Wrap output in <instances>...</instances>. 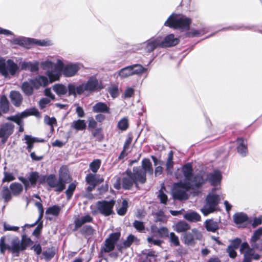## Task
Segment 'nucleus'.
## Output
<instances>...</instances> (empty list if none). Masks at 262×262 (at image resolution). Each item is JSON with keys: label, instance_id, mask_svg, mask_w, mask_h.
Returning <instances> with one entry per match:
<instances>
[{"label": "nucleus", "instance_id": "nucleus-1", "mask_svg": "<svg viewBox=\"0 0 262 262\" xmlns=\"http://www.w3.org/2000/svg\"><path fill=\"white\" fill-rule=\"evenodd\" d=\"M182 171L184 176L183 182L180 185L186 189H198L206 182L201 174H193V169L191 163H188L182 167Z\"/></svg>", "mask_w": 262, "mask_h": 262}, {"label": "nucleus", "instance_id": "nucleus-2", "mask_svg": "<svg viewBox=\"0 0 262 262\" xmlns=\"http://www.w3.org/2000/svg\"><path fill=\"white\" fill-rule=\"evenodd\" d=\"M6 236H2L0 238V252L4 254L7 250L11 251L13 253L18 254L21 251L25 250L32 243L30 238L23 235L21 241L17 236L13 237L10 241V245L6 243Z\"/></svg>", "mask_w": 262, "mask_h": 262}, {"label": "nucleus", "instance_id": "nucleus-3", "mask_svg": "<svg viewBox=\"0 0 262 262\" xmlns=\"http://www.w3.org/2000/svg\"><path fill=\"white\" fill-rule=\"evenodd\" d=\"M69 96L76 97L80 95L84 92H93L100 89L99 81L95 77H90L86 82L76 86L74 84H68Z\"/></svg>", "mask_w": 262, "mask_h": 262}, {"label": "nucleus", "instance_id": "nucleus-4", "mask_svg": "<svg viewBox=\"0 0 262 262\" xmlns=\"http://www.w3.org/2000/svg\"><path fill=\"white\" fill-rule=\"evenodd\" d=\"M192 20L185 15L173 13L164 23V26L181 31L188 30Z\"/></svg>", "mask_w": 262, "mask_h": 262}, {"label": "nucleus", "instance_id": "nucleus-5", "mask_svg": "<svg viewBox=\"0 0 262 262\" xmlns=\"http://www.w3.org/2000/svg\"><path fill=\"white\" fill-rule=\"evenodd\" d=\"M142 173L140 169L133 168V171L131 170H127L125 171L126 176L122 178V187L124 189H130L134 184L138 187V183H145V177Z\"/></svg>", "mask_w": 262, "mask_h": 262}, {"label": "nucleus", "instance_id": "nucleus-6", "mask_svg": "<svg viewBox=\"0 0 262 262\" xmlns=\"http://www.w3.org/2000/svg\"><path fill=\"white\" fill-rule=\"evenodd\" d=\"M71 181L70 177L67 172H60L59 178L54 174H50L47 178V183L56 192H61L66 188V184Z\"/></svg>", "mask_w": 262, "mask_h": 262}, {"label": "nucleus", "instance_id": "nucleus-7", "mask_svg": "<svg viewBox=\"0 0 262 262\" xmlns=\"http://www.w3.org/2000/svg\"><path fill=\"white\" fill-rule=\"evenodd\" d=\"M12 43L28 49L31 48L34 46L45 47L49 46L52 45L51 41L48 40H39L35 38H26L24 37L14 38L12 40Z\"/></svg>", "mask_w": 262, "mask_h": 262}, {"label": "nucleus", "instance_id": "nucleus-8", "mask_svg": "<svg viewBox=\"0 0 262 262\" xmlns=\"http://www.w3.org/2000/svg\"><path fill=\"white\" fill-rule=\"evenodd\" d=\"M19 67L12 59L0 57V73L5 78L14 76L18 72Z\"/></svg>", "mask_w": 262, "mask_h": 262}, {"label": "nucleus", "instance_id": "nucleus-9", "mask_svg": "<svg viewBox=\"0 0 262 262\" xmlns=\"http://www.w3.org/2000/svg\"><path fill=\"white\" fill-rule=\"evenodd\" d=\"M220 201L219 195L212 193H209L207 195L205 204L201 210L205 216L213 212L216 210L217 205Z\"/></svg>", "mask_w": 262, "mask_h": 262}, {"label": "nucleus", "instance_id": "nucleus-10", "mask_svg": "<svg viewBox=\"0 0 262 262\" xmlns=\"http://www.w3.org/2000/svg\"><path fill=\"white\" fill-rule=\"evenodd\" d=\"M41 66L42 69L47 70L46 74L50 83L58 80L61 76V73H62L61 71L54 68V63L50 61L42 62Z\"/></svg>", "mask_w": 262, "mask_h": 262}, {"label": "nucleus", "instance_id": "nucleus-11", "mask_svg": "<svg viewBox=\"0 0 262 262\" xmlns=\"http://www.w3.org/2000/svg\"><path fill=\"white\" fill-rule=\"evenodd\" d=\"M115 201L113 200L110 201H102L97 202L96 207L97 210L105 216H107L113 213V207Z\"/></svg>", "mask_w": 262, "mask_h": 262}, {"label": "nucleus", "instance_id": "nucleus-12", "mask_svg": "<svg viewBox=\"0 0 262 262\" xmlns=\"http://www.w3.org/2000/svg\"><path fill=\"white\" fill-rule=\"evenodd\" d=\"M120 237V233L119 232L111 234L108 238L105 239L104 246L101 248V251L105 253L112 251Z\"/></svg>", "mask_w": 262, "mask_h": 262}, {"label": "nucleus", "instance_id": "nucleus-13", "mask_svg": "<svg viewBox=\"0 0 262 262\" xmlns=\"http://www.w3.org/2000/svg\"><path fill=\"white\" fill-rule=\"evenodd\" d=\"M202 237L201 232L194 228L190 232H187L184 234V242L188 246H193L196 243L195 241H201Z\"/></svg>", "mask_w": 262, "mask_h": 262}, {"label": "nucleus", "instance_id": "nucleus-14", "mask_svg": "<svg viewBox=\"0 0 262 262\" xmlns=\"http://www.w3.org/2000/svg\"><path fill=\"white\" fill-rule=\"evenodd\" d=\"M14 129V125L11 122L3 123L0 127V138H2V142L5 143L8 138L11 135Z\"/></svg>", "mask_w": 262, "mask_h": 262}, {"label": "nucleus", "instance_id": "nucleus-15", "mask_svg": "<svg viewBox=\"0 0 262 262\" xmlns=\"http://www.w3.org/2000/svg\"><path fill=\"white\" fill-rule=\"evenodd\" d=\"M160 36L151 37L143 43V48L147 53H151L156 48H161Z\"/></svg>", "mask_w": 262, "mask_h": 262}, {"label": "nucleus", "instance_id": "nucleus-16", "mask_svg": "<svg viewBox=\"0 0 262 262\" xmlns=\"http://www.w3.org/2000/svg\"><path fill=\"white\" fill-rule=\"evenodd\" d=\"M191 189H186L180 185V182L175 184V188L173 190L172 195L174 199L186 200L188 199L187 192ZM194 190V189H192Z\"/></svg>", "mask_w": 262, "mask_h": 262}, {"label": "nucleus", "instance_id": "nucleus-17", "mask_svg": "<svg viewBox=\"0 0 262 262\" xmlns=\"http://www.w3.org/2000/svg\"><path fill=\"white\" fill-rule=\"evenodd\" d=\"M82 67V64L80 63H70L65 65L63 75L66 77L74 76Z\"/></svg>", "mask_w": 262, "mask_h": 262}, {"label": "nucleus", "instance_id": "nucleus-18", "mask_svg": "<svg viewBox=\"0 0 262 262\" xmlns=\"http://www.w3.org/2000/svg\"><path fill=\"white\" fill-rule=\"evenodd\" d=\"M161 42V48H167L174 46L177 45L179 41L178 38L174 37L173 34H170L165 37L160 36Z\"/></svg>", "mask_w": 262, "mask_h": 262}, {"label": "nucleus", "instance_id": "nucleus-19", "mask_svg": "<svg viewBox=\"0 0 262 262\" xmlns=\"http://www.w3.org/2000/svg\"><path fill=\"white\" fill-rule=\"evenodd\" d=\"M141 166L134 167L133 168H137L140 169L142 173H143L145 177V182L146 181V173L152 175L153 173V168L151 162L149 159L144 158L142 160Z\"/></svg>", "mask_w": 262, "mask_h": 262}, {"label": "nucleus", "instance_id": "nucleus-20", "mask_svg": "<svg viewBox=\"0 0 262 262\" xmlns=\"http://www.w3.org/2000/svg\"><path fill=\"white\" fill-rule=\"evenodd\" d=\"M204 179H205L206 182L208 180L213 186H216L219 184L221 181L222 177L221 172L219 170H215L213 172L207 174L206 177L202 176Z\"/></svg>", "mask_w": 262, "mask_h": 262}, {"label": "nucleus", "instance_id": "nucleus-21", "mask_svg": "<svg viewBox=\"0 0 262 262\" xmlns=\"http://www.w3.org/2000/svg\"><path fill=\"white\" fill-rule=\"evenodd\" d=\"M31 79L36 90L39 89L40 87H46L49 83L48 78L45 76L38 75Z\"/></svg>", "mask_w": 262, "mask_h": 262}, {"label": "nucleus", "instance_id": "nucleus-22", "mask_svg": "<svg viewBox=\"0 0 262 262\" xmlns=\"http://www.w3.org/2000/svg\"><path fill=\"white\" fill-rule=\"evenodd\" d=\"M9 97L12 103L15 107H19L22 104L23 97L19 92L17 91H11Z\"/></svg>", "mask_w": 262, "mask_h": 262}, {"label": "nucleus", "instance_id": "nucleus-23", "mask_svg": "<svg viewBox=\"0 0 262 262\" xmlns=\"http://www.w3.org/2000/svg\"><path fill=\"white\" fill-rule=\"evenodd\" d=\"M32 79H29L27 81L23 82L21 89L24 94L26 96H30L33 95L35 87Z\"/></svg>", "mask_w": 262, "mask_h": 262}, {"label": "nucleus", "instance_id": "nucleus-24", "mask_svg": "<svg viewBox=\"0 0 262 262\" xmlns=\"http://www.w3.org/2000/svg\"><path fill=\"white\" fill-rule=\"evenodd\" d=\"M25 143L27 145L26 147L28 152H30L34 147V143L36 142H43V139L34 137L31 135H25L24 136Z\"/></svg>", "mask_w": 262, "mask_h": 262}, {"label": "nucleus", "instance_id": "nucleus-25", "mask_svg": "<svg viewBox=\"0 0 262 262\" xmlns=\"http://www.w3.org/2000/svg\"><path fill=\"white\" fill-rule=\"evenodd\" d=\"M237 150L238 153L242 157H245L248 154V149L247 144L245 143V141L242 138H238L237 140Z\"/></svg>", "mask_w": 262, "mask_h": 262}, {"label": "nucleus", "instance_id": "nucleus-26", "mask_svg": "<svg viewBox=\"0 0 262 262\" xmlns=\"http://www.w3.org/2000/svg\"><path fill=\"white\" fill-rule=\"evenodd\" d=\"M93 221V217L88 214L85 216H81L79 219H77L75 220V230H77L80 227H82V226L86 223H90Z\"/></svg>", "mask_w": 262, "mask_h": 262}, {"label": "nucleus", "instance_id": "nucleus-27", "mask_svg": "<svg viewBox=\"0 0 262 262\" xmlns=\"http://www.w3.org/2000/svg\"><path fill=\"white\" fill-rule=\"evenodd\" d=\"M93 111L95 113H102L110 114V108L103 102H98L93 107Z\"/></svg>", "mask_w": 262, "mask_h": 262}, {"label": "nucleus", "instance_id": "nucleus-28", "mask_svg": "<svg viewBox=\"0 0 262 262\" xmlns=\"http://www.w3.org/2000/svg\"><path fill=\"white\" fill-rule=\"evenodd\" d=\"M0 194L2 198L4 200L5 202H8L12 199L13 194L10 188L7 186H4L2 187Z\"/></svg>", "mask_w": 262, "mask_h": 262}, {"label": "nucleus", "instance_id": "nucleus-29", "mask_svg": "<svg viewBox=\"0 0 262 262\" xmlns=\"http://www.w3.org/2000/svg\"><path fill=\"white\" fill-rule=\"evenodd\" d=\"M9 188L13 195L15 196H18L23 190V185L17 182L11 183L9 186Z\"/></svg>", "mask_w": 262, "mask_h": 262}, {"label": "nucleus", "instance_id": "nucleus-30", "mask_svg": "<svg viewBox=\"0 0 262 262\" xmlns=\"http://www.w3.org/2000/svg\"><path fill=\"white\" fill-rule=\"evenodd\" d=\"M234 223L238 225L244 223L248 221L247 215L243 212H238L234 214L233 216Z\"/></svg>", "mask_w": 262, "mask_h": 262}, {"label": "nucleus", "instance_id": "nucleus-31", "mask_svg": "<svg viewBox=\"0 0 262 262\" xmlns=\"http://www.w3.org/2000/svg\"><path fill=\"white\" fill-rule=\"evenodd\" d=\"M53 91L59 96L64 95L67 93L69 92L68 86L67 87L66 85L62 84H56L53 86Z\"/></svg>", "mask_w": 262, "mask_h": 262}, {"label": "nucleus", "instance_id": "nucleus-32", "mask_svg": "<svg viewBox=\"0 0 262 262\" xmlns=\"http://www.w3.org/2000/svg\"><path fill=\"white\" fill-rule=\"evenodd\" d=\"M205 228L208 231L214 232L219 229V223L213 220H207L205 222Z\"/></svg>", "mask_w": 262, "mask_h": 262}, {"label": "nucleus", "instance_id": "nucleus-33", "mask_svg": "<svg viewBox=\"0 0 262 262\" xmlns=\"http://www.w3.org/2000/svg\"><path fill=\"white\" fill-rule=\"evenodd\" d=\"M259 258V254L254 253L253 249L249 250L244 253V262H251L252 259H258Z\"/></svg>", "mask_w": 262, "mask_h": 262}, {"label": "nucleus", "instance_id": "nucleus-34", "mask_svg": "<svg viewBox=\"0 0 262 262\" xmlns=\"http://www.w3.org/2000/svg\"><path fill=\"white\" fill-rule=\"evenodd\" d=\"M86 127V124L84 120L78 119L74 121L71 124V127L75 129L76 130H84Z\"/></svg>", "mask_w": 262, "mask_h": 262}, {"label": "nucleus", "instance_id": "nucleus-35", "mask_svg": "<svg viewBox=\"0 0 262 262\" xmlns=\"http://www.w3.org/2000/svg\"><path fill=\"white\" fill-rule=\"evenodd\" d=\"M118 75L121 78H125L134 75L131 66H127L119 70Z\"/></svg>", "mask_w": 262, "mask_h": 262}, {"label": "nucleus", "instance_id": "nucleus-36", "mask_svg": "<svg viewBox=\"0 0 262 262\" xmlns=\"http://www.w3.org/2000/svg\"><path fill=\"white\" fill-rule=\"evenodd\" d=\"M189 225L185 221H180L177 223L175 226V230L178 232H183L190 229Z\"/></svg>", "mask_w": 262, "mask_h": 262}, {"label": "nucleus", "instance_id": "nucleus-37", "mask_svg": "<svg viewBox=\"0 0 262 262\" xmlns=\"http://www.w3.org/2000/svg\"><path fill=\"white\" fill-rule=\"evenodd\" d=\"M173 151L170 150L168 153V158L166 163V170L168 174H172V169L173 168Z\"/></svg>", "mask_w": 262, "mask_h": 262}, {"label": "nucleus", "instance_id": "nucleus-38", "mask_svg": "<svg viewBox=\"0 0 262 262\" xmlns=\"http://www.w3.org/2000/svg\"><path fill=\"white\" fill-rule=\"evenodd\" d=\"M184 217L186 220L190 222H198L201 220L200 214L194 211L185 214Z\"/></svg>", "mask_w": 262, "mask_h": 262}, {"label": "nucleus", "instance_id": "nucleus-39", "mask_svg": "<svg viewBox=\"0 0 262 262\" xmlns=\"http://www.w3.org/2000/svg\"><path fill=\"white\" fill-rule=\"evenodd\" d=\"M133 75H140L147 71V69L140 64L131 65Z\"/></svg>", "mask_w": 262, "mask_h": 262}, {"label": "nucleus", "instance_id": "nucleus-40", "mask_svg": "<svg viewBox=\"0 0 262 262\" xmlns=\"http://www.w3.org/2000/svg\"><path fill=\"white\" fill-rule=\"evenodd\" d=\"M80 233L85 236H91L95 232V230L90 225L83 226L80 231Z\"/></svg>", "mask_w": 262, "mask_h": 262}, {"label": "nucleus", "instance_id": "nucleus-41", "mask_svg": "<svg viewBox=\"0 0 262 262\" xmlns=\"http://www.w3.org/2000/svg\"><path fill=\"white\" fill-rule=\"evenodd\" d=\"M61 210V208L58 205H54L48 208L46 211V214H51L57 216Z\"/></svg>", "mask_w": 262, "mask_h": 262}, {"label": "nucleus", "instance_id": "nucleus-42", "mask_svg": "<svg viewBox=\"0 0 262 262\" xmlns=\"http://www.w3.org/2000/svg\"><path fill=\"white\" fill-rule=\"evenodd\" d=\"M38 114V111L35 108H33L29 110H26L21 112L20 114H18L22 119L31 115L37 116Z\"/></svg>", "mask_w": 262, "mask_h": 262}, {"label": "nucleus", "instance_id": "nucleus-43", "mask_svg": "<svg viewBox=\"0 0 262 262\" xmlns=\"http://www.w3.org/2000/svg\"><path fill=\"white\" fill-rule=\"evenodd\" d=\"M101 160L99 159H95L90 164V168L93 172L96 173L99 169L101 165Z\"/></svg>", "mask_w": 262, "mask_h": 262}, {"label": "nucleus", "instance_id": "nucleus-44", "mask_svg": "<svg viewBox=\"0 0 262 262\" xmlns=\"http://www.w3.org/2000/svg\"><path fill=\"white\" fill-rule=\"evenodd\" d=\"M128 208V202L126 200H123L121 204V207L117 209V213L119 215H124L126 211Z\"/></svg>", "mask_w": 262, "mask_h": 262}, {"label": "nucleus", "instance_id": "nucleus-45", "mask_svg": "<svg viewBox=\"0 0 262 262\" xmlns=\"http://www.w3.org/2000/svg\"><path fill=\"white\" fill-rule=\"evenodd\" d=\"M39 178V173L37 172H32L30 173L28 181L32 186L36 184L38 179Z\"/></svg>", "mask_w": 262, "mask_h": 262}, {"label": "nucleus", "instance_id": "nucleus-46", "mask_svg": "<svg viewBox=\"0 0 262 262\" xmlns=\"http://www.w3.org/2000/svg\"><path fill=\"white\" fill-rule=\"evenodd\" d=\"M128 126V119L127 118H123L121 119L118 123V128L122 130H125Z\"/></svg>", "mask_w": 262, "mask_h": 262}, {"label": "nucleus", "instance_id": "nucleus-47", "mask_svg": "<svg viewBox=\"0 0 262 262\" xmlns=\"http://www.w3.org/2000/svg\"><path fill=\"white\" fill-rule=\"evenodd\" d=\"M76 185L74 183H72L69 185L67 190L66 191V194L68 200L71 198L73 192L76 189Z\"/></svg>", "mask_w": 262, "mask_h": 262}, {"label": "nucleus", "instance_id": "nucleus-48", "mask_svg": "<svg viewBox=\"0 0 262 262\" xmlns=\"http://www.w3.org/2000/svg\"><path fill=\"white\" fill-rule=\"evenodd\" d=\"M4 177L2 180L3 183L5 182H9L15 179V177L13 176L12 173L4 171Z\"/></svg>", "mask_w": 262, "mask_h": 262}, {"label": "nucleus", "instance_id": "nucleus-49", "mask_svg": "<svg viewBox=\"0 0 262 262\" xmlns=\"http://www.w3.org/2000/svg\"><path fill=\"white\" fill-rule=\"evenodd\" d=\"M85 180L89 184H96V174L93 173L87 174Z\"/></svg>", "mask_w": 262, "mask_h": 262}, {"label": "nucleus", "instance_id": "nucleus-50", "mask_svg": "<svg viewBox=\"0 0 262 262\" xmlns=\"http://www.w3.org/2000/svg\"><path fill=\"white\" fill-rule=\"evenodd\" d=\"M136 239V237L130 234L127 237V239L124 241L123 244V247L124 248L129 247L134 242V241Z\"/></svg>", "mask_w": 262, "mask_h": 262}, {"label": "nucleus", "instance_id": "nucleus-51", "mask_svg": "<svg viewBox=\"0 0 262 262\" xmlns=\"http://www.w3.org/2000/svg\"><path fill=\"white\" fill-rule=\"evenodd\" d=\"M157 232L160 237H168V230L167 228L162 227L157 229Z\"/></svg>", "mask_w": 262, "mask_h": 262}, {"label": "nucleus", "instance_id": "nucleus-52", "mask_svg": "<svg viewBox=\"0 0 262 262\" xmlns=\"http://www.w3.org/2000/svg\"><path fill=\"white\" fill-rule=\"evenodd\" d=\"M262 235V227L259 228L257 230L255 231L254 232L252 237L251 241L253 242H255L257 241L260 237V236Z\"/></svg>", "mask_w": 262, "mask_h": 262}, {"label": "nucleus", "instance_id": "nucleus-53", "mask_svg": "<svg viewBox=\"0 0 262 262\" xmlns=\"http://www.w3.org/2000/svg\"><path fill=\"white\" fill-rule=\"evenodd\" d=\"M160 200L161 203L166 204L167 201V196L162 190H160L157 195Z\"/></svg>", "mask_w": 262, "mask_h": 262}, {"label": "nucleus", "instance_id": "nucleus-54", "mask_svg": "<svg viewBox=\"0 0 262 262\" xmlns=\"http://www.w3.org/2000/svg\"><path fill=\"white\" fill-rule=\"evenodd\" d=\"M133 226L138 231L141 232L144 230L145 227L142 222L135 221L133 223Z\"/></svg>", "mask_w": 262, "mask_h": 262}, {"label": "nucleus", "instance_id": "nucleus-55", "mask_svg": "<svg viewBox=\"0 0 262 262\" xmlns=\"http://www.w3.org/2000/svg\"><path fill=\"white\" fill-rule=\"evenodd\" d=\"M170 241L175 246H178L180 245L179 238L173 232L170 233Z\"/></svg>", "mask_w": 262, "mask_h": 262}, {"label": "nucleus", "instance_id": "nucleus-56", "mask_svg": "<svg viewBox=\"0 0 262 262\" xmlns=\"http://www.w3.org/2000/svg\"><path fill=\"white\" fill-rule=\"evenodd\" d=\"M51 99L49 98H43L39 101V105L40 109L42 110L45 108L47 105L51 102Z\"/></svg>", "mask_w": 262, "mask_h": 262}, {"label": "nucleus", "instance_id": "nucleus-57", "mask_svg": "<svg viewBox=\"0 0 262 262\" xmlns=\"http://www.w3.org/2000/svg\"><path fill=\"white\" fill-rule=\"evenodd\" d=\"M64 66L65 65L64 64L62 60L60 59H58L56 63H54L53 68L58 69V70L61 71L62 73L63 71V69L64 68Z\"/></svg>", "mask_w": 262, "mask_h": 262}, {"label": "nucleus", "instance_id": "nucleus-58", "mask_svg": "<svg viewBox=\"0 0 262 262\" xmlns=\"http://www.w3.org/2000/svg\"><path fill=\"white\" fill-rule=\"evenodd\" d=\"M44 121L47 124L51 126L56 122V119L54 117L50 118L48 116H46L44 118Z\"/></svg>", "mask_w": 262, "mask_h": 262}, {"label": "nucleus", "instance_id": "nucleus-59", "mask_svg": "<svg viewBox=\"0 0 262 262\" xmlns=\"http://www.w3.org/2000/svg\"><path fill=\"white\" fill-rule=\"evenodd\" d=\"M165 221V216L163 211H159L156 214V220L155 221L164 222Z\"/></svg>", "mask_w": 262, "mask_h": 262}, {"label": "nucleus", "instance_id": "nucleus-60", "mask_svg": "<svg viewBox=\"0 0 262 262\" xmlns=\"http://www.w3.org/2000/svg\"><path fill=\"white\" fill-rule=\"evenodd\" d=\"M227 252L229 254V256L232 258H235L236 255L237 253L235 251V249H234L232 246H228L227 249Z\"/></svg>", "mask_w": 262, "mask_h": 262}, {"label": "nucleus", "instance_id": "nucleus-61", "mask_svg": "<svg viewBox=\"0 0 262 262\" xmlns=\"http://www.w3.org/2000/svg\"><path fill=\"white\" fill-rule=\"evenodd\" d=\"M253 249L250 248L247 242H244L241 244L240 247V252L241 253L244 254L246 251H248L249 250H252Z\"/></svg>", "mask_w": 262, "mask_h": 262}, {"label": "nucleus", "instance_id": "nucleus-62", "mask_svg": "<svg viewBox=\"0 0 262 262\" xmlns=\"http://www.w3.org/2000/svg\"><path fill=\"white\" fill-rule=\"evenodd\" d=\"M242 241L239 238H236L231 241V244L229 246H232L234 249H237L241 244Z\"/></svg>", "mask_w": 262, "mask_h": 262}, {"label": "nucleus", "instance_id": "nucleus-63", "mask_svg": "<svg viewBox=\"0 0 262 262\" xmlns=\"http://www.w3.org/2000/svg\"><path fill=\"white\" fill-rule=\"evenodd\" d=\"M147 242L149 244H152L155 245L160 246L162 241L160 239H154L152 237H148L147 239Z\"/></svg>", "mask_w": 262, "mask_h": 262}, {"label": "nucleus", "instance_id": "nucleus-64", "mask_svg": "<svg viewBox=\"0 0 262 262\" xmlns=\"http://www.w3.org/2000/svg\"><path fill=\"white\" fill-rule=\"evenodd\" d=\"M75 106L76 105V113H77V115L78 117L80 118H82L84 116L85 113L84 112L83 109L81 106H78L77 104H75Z\"/></svg>", "mask_w": 262, "mask_h": 262}]
</instances>
